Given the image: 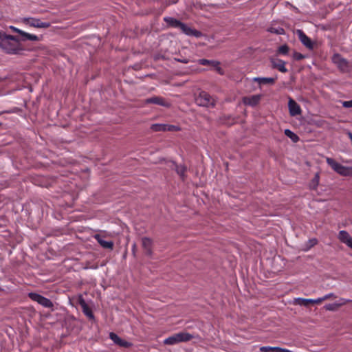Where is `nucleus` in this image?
Returning <instances> with one entry per match:
<instances>
[{
    "label": "nucleus",
    "mask_w": 352,
    "mask_h": 352,
    "mask_svg": "<svg viewBox=\"0 0 352 352\" xmlns=\"http://www.w3.org/2000/svg\"><path fill=\"white\" fill-rule=\"evenodd\" d=\"M151 129L153 131H166V124H153L151 125Z\"/></svg>",
    "instance_id": "nucleus-25"
},
{
    "label": "nucleus",
    "mask_w": 352,
    "mask_h": 352,
    "mask_svg": "<svg viewBox=\"0 0 352 352\" xmlns=\"http://www.w3.org/2000/svg\"><path fill=\"white\" fill-rule=\"evenodd\" d=\"M338 239L342 243L346 244L352 250V237L346 231H340L338 234Z\"/></svg>",
    "instance_id": "nucleus-15"
},
{
    "label": "nucleus",
    "mask_w": 352,
    "mask_h": 352,
    "mask_svg": "<svg viewBox=\"0 0 352 352\" xmlns=\"http://www.w3.org/2000/svg\"><path fill=\"white\" fill-rule=\"evenodd\" d=\"M342 303H331L324 306L327 310L334 311L338 309Z\"/></svg>",
    "instance_id": "nucleus-28"
},
{
    "label": "nucleus",
    "mask_w": 352,
    "mask_h": 352,
    "mask_svg": "<svg viewBox=\"0 0 352 352\" xmlns=\"http://www.w3.org/2000/svg\"><path fill=\"white\" fill-rule=\"evenodd\" d=\"M276 78L271 77H254L250 79L251 82H257L258 89H261L262 86L265 85H273L275 82Z\"/></svg>",
    "instance_id": "nucleus-10"
},
{
    "label": "nucleus",
    "mask_w": 352,
    "mask_h": 352,
    "mask_svg": "<svg viewBox=\"0 0 352 352\" xmlns=\"http://www.w3.org/2000/svg\"><path fill=\"white\" fill-rule=\"evenodd\" d=\"M328 164L338 174L343 176L352 177V167H348L341 165L336 162L333 159L327 157Z\"/></svg>",
    "instance_id": "nucleus-4"
},
{
    "label": "nucleus",
    "mask_w": 352,
    "mask_h": 352,
    "mask_svg": "<svg viewBox=\"0 0 352 352\" xmlns=\"http://www.w3.org/2000/svg\"><path fill=\"white\" fill-rule=\"evenodd\" d=\"M109 338L117 345L124 347V348H129L132 346V343L127 342L124 340H122L120 338L117 334H116L113 332H111L109 333Z\"/></svg>",
    "instance_id": "nucleus-11"
},
{
    "label": "nucleus",
    "mask_w": 352,
    "mask_h": 352,
    "mask_svg": "<svg viewBox=\"0 0 352 352\" xmlns=\"http://www.w3.org/2000/svg\"><path fill=\"white\" fill-rule=\"evenodd\" d=\"M165 21L173 27L180 29L183 33L188 36H194L195 37H199L201 35V33L191 28L187 25L182 23L179 21L176 20L173 18H166Z\"/></svg>",
    "instance_id": "nucleus-2"
},
{
    "label": "nucleus",
    "mask_w": 352,
    "mask_h": 352,
    "mask_svg": "<svg viewBox=\"0 0 352 352\" xmlns=\"http://www.w3.org/2000/svg\"><path fill=\"white\" fill-rule=\"evenodd\" d=\"M342 106L345 108H351L352 107V100L349 101H344L342 102Z\"/></svg>",
    "instance_id": "nucleus-32"
},
{
    "label": "nucleus",
    "mask_w": 352,
    "mask_h": 352,
    "mask_svg": "<svg viewBox=\"0 0 352 352\" xmlns=\"http://www.w3.org/2000/svg\"><path fill=\"white\" fill-rule=\"evenodd\" d=\"M196 103L199 106L212 107L214 105L215 101L208 93L201 91L195 98Z\"/></svg>",
    "instance_id": "nucleus-5"
},
{
    "label": "nucleus",
    "mask_w": 352,
    "mask_h": 352,
    "mask_svg": "<svg viewBox=\"0 0 352 352\" xmlns=\"http://www.w3.org/2000/svg\"><path fill=\"white\" fill-rule=\"evenodd\" d=\"M199 63L201 65H209L214 68L218 71L219 73L222 74L221 71V68L219 67V62L215 60H210L207 59H200L199 60Z\"/></svg>",
    "instance_id": "nucleus-20"
},
{
    "label": "nucleus",
    "mask_w": 352,
    "mask_h": 352,
    "mask_svg": "<svg viewBox=\"0 0 352 352\" xmlns=\"http://www.w3.org/2000/svg\"><path fill=\"white\" fill-rule=\"evenodd\" d=\"M22 21L26 25L37 28H47L50 26V23L43 22L36 18H24Z\"/></svg>",
    "instance_id": "nucleus-7"
},
{
    "label": "nucleus",
    "mask_w": 352,
    "mask_h": 352,
    "mask_svg": "<svg viewBox=\"0 0 352 352\" xmlns=\"http://www.w3.org/2000/svg\"><path fill=\"white\" fill-rule=\"evenodd\" d=\"M289 111L292 116H296L301 113V109L297 102L290 98L288 102Z\"/></svg>",
    "instance_id": "nucleus-14"
},
{
    "label": "nucleus",
    "mask_w": 352,
    "mask_h": 352,
    "mask_svg": "<svg viewBox=\"0 0 352 352\" xmlns=\"http://www.w3.org/2000/svg\"><path fill=\"white\" fill-rule=\"evenodd\" d=\"M9 28H10L11 30H12L13 32H16V33L19 34L20 35L21 34V33H22V32H23V30H20V29H19V28H16V27H14V26H12V25H10V26L9 27Z\"/></svg>",
    "instance_id": "nucleus-33"
},
{
    "label": "nucleus",
    "mask_w": 352,
    "mask_h": 352,
    "mask_svg": "<svg viewBox=\"0 0 352 352\" xmlns=\"http://www.w3.org/2000/svg\"><path fill=\"white\" fill-rule=\"evenodd\" d=\"M332 61L342 72H348L349 70V64L348 61L343 58L339 54H334L332 57Z\"/></svg>",
    "instance_id": "nucleus-8"
},
{
    "label": "nucleus",
    "mask_w": 352,
    "mask_h": 352,
    "mask_svg": "<svg viewBox=\"0 0 352 352\" xmlns=\"http://www.w3.org/2000/svg\"><path fill=\"white\" fill-rule=\"evenodd\" d=\"M193 336L189 333L179 332L175 333L164 340V344L167 345H174L179 342H185L192 339Z\"/></svg>",
    "instance_id": "nucleus-3"
},
{
    "label": "nucleus",
    "mask_w": 352,
    "mask_h": 352,
    "mask_svg": "<svg viewBox=\"0 0 352 352\" xmlns=\"http://www.w3.org/2000/svg\"><path fill=\"white\" fill-rule=\"evenodd\" d=\"M21 36H22V41L29 40L32 41H37L40 40L38 36L28 33L24 31L22 32Z\"/></svg>",
    "instance_id": "nucleus-22"
},
{
    "label": "nucleus",
    "mask_w": 352,
    "mask_h": 352,
    "mask_svg": "<svg viewBox=\"0 0 352 352\" xmlns=\"http://www.w3.org/2000/svg\"><path fill=\"white\" fill-rule=\"evenodd\" d=\"M270 32L277 34H283L284 33V30L283 28H271L270 29Z\"/></svg>",
    "instance_id": "nucleus-30"
},
{
    "label": "nucleus",
    "mask_w": 352,
    "mask_h": 352,
    "mask_svg": "<svg viewBox=\"0 0 352 352\" xmlns=\"http://www.w3.org/2000/svg\"><path fill=\"white\" fill-rule=\"evenodd\" d=\"M323 298H318L317 299H312V305L314 304H317V305H319L322 302H323Z\"/></svg>",
    "instance_id": "nucleus-34"
},
{
    "label": "nucleus",
    "mask_w": 352,
    "mask_h": 352,
    "mask_svg": "<svg viewBox=\"0 0 352 352\" xmlns=\"http://www.w3.org/2000/svg\"><path fill=\"white\" fill-rule=\"evenodd\" d=\"M278 352H292V351L290 350H288L287 349H283V348L279 347Z\"/></svg>",
    "instance_id": "nucleus-37"
},
{
    "label": "nucleus",
    "mask_w": 352,
    "mask_h": 352,
    "mask_svg": "<svg viewBox=\"0 0 352 352\" xmlns=\"http://www.w3.org/2000/svg\"><path fill=\"white\" fill-rule=\"evenodd\" d=\"M285 134L293 142H296L298 140V137L289 129L285 130Z\"/></svg>",
    "instance_id": "nucleus-27"
},
{
    "label": "nucleus",
    "mask_w": 352,
    "mask_h": 352,
    "mask_svg": "<svg viewBox=\"0 0 352 352\" xmlns=\"http://www.w3.org/2000/svg\"><path fill=\"white\" fill-rule=\"evenodd\" d=\"M309 242L310 243V247H313L317 243L318 241L316 239H310Z\"/></svg>",
    "instance_id": "nucleus-36"
},
{
    "label": "nucleus",
    "mask_w": 352,
    "mask_h": 352,
    "mask_svg": "<svg viewBox=\"0 0 352 352\" xmlns=\"http://www.w3.org/2000/svg\"><path fill=\"white\" fill-rule=\"evenodd\" d=\"M177 130H179V128L176 126L166 124V131H177Z\"/></svg>",
    "instance_id": "nucleus-31"
},
{
    "label": "nucleus",
    "mask_w": 352,
    "mask_h": 352,
    "mask_svg": "<svg viewBox=\"0 0 352 352\" xmlns=\"http://www.w3.org/2000/svg\"><path fill=\"white\" fill-rule=\"evenodd\" d=\"M262 98L261 94L252 95L250 96H245L242 98V102L245 105L250 107H255L259 104Z\"/></svg>",
    "instance_id": "nucleus-9"
},
{
    "label": "nucleus",
    "mask_w": 352,
    "mask_h": 352,
    "mask_svg": "<svg viewBox=\"0 0 352 352\" xmlns=\"http://www.w3.org/2000/svg\"><path fill=\"white\" fill-rule=\"evenodd\" d=\"M278 346H265L260 348L261 352H278Z\"/></svg>",
    "instance_id": "nucleus-26"
},
{
    "label": "nucleus",
    "mask_w": 352,
    "mask_h": 352,
    "mask_svg": "<svg viewBox=\"0 0 352 352\" xmlns=\"http://www.w3.org/2000/svg\"><path fill=\"white\" fill-rule=\"evenodd\" d=\"M319 180H320L319 173H316L314 178L311 179V181L309 183V188L312 189V190L316 189L317 186L319 184Z\"/></svg>",
    "instance_id": "nucleus-24"
},
{
    "label": "nucleus",
    "mask_w": 352,
    "mask_h": 352,
    "mask_svg": "<svg viewBox=\"0 0 352 352\" xmlns=\"http://www.w3.org/2000/svg\"><path fill=\"white\" fill-rule=\"evenodd\" d=\"M289 51V47L286 45H281L278 48V52L282 54H287Z\"/></svg>",
    "instance_id": "nucleus-29"
},
{
    "label": "nucleus",
    "mask_w": 352,
    "mask_h": 352,
    "mask_svg": "<svg viewBox=\"0 0 352 352\" xmlns=\"http://www.w3.org/2000/svg\"><path fill=\"white\" fill-rule=\"evenodd\" d=\"M146 103H153L162 107H169L170 104L161 97H151L146 100Z\"/></svg>",
    "instance_id": "nucleus-17"
},
{
    "label": "nucleus",
    "mask_w": 352,
    "mask_h": 352,
    "mask_svg": "<svg viewBox=\"0 0 352 352\" xmlns=\"http://www.w3.org/2000/svg\"><path fill=\"white\" fill-rule=\"evenodd\" d=\"M79 305L82 307L83 314L89 319L94 320V315L82 298L79 299Z\"/></svg>",
    "instance_id": "nucleus-16"
},
{
    "label": "nucleus",
    "mask_w": 352,
    "mask_h": 352,
    "mask_svg": "<svg viewBox=\"0 0 352 352\" xmlns=\"http://www.w3.org/2000/svg\"><path fill=\"white\" fill-rule=\"evenodd\" d=\"M94 238L98 241V243L104 249L113 250V242L112 241H105L103 237H102L99 234H96Z\"/></svg>",
    "instance_id": "nucleus-18"
},
{
    "label": "nucleus",
    "mask_w": 352,
    "mask_h": 352,
    "mask_svg": "<svg viewBox=\"0 0 352 352\" xmlns=\"http://www.w3.org/2000/svg\"><path fill=\"white\" fill-rule=\"evenodd\" d=\"M177 173L180 176L181 179L184 181L186 177L187 167L184 165H178L173 163Z\"/></svg>",
    "instance_id": "nucleus-19"
},
{
    "label": "nucleus",
    "mask_w": 352,
    "mask_h": 352,
    "mask_svg": "<svg viewBox=\"0 0 352 352\" xmlns=\"http://www.w3.org/2000/svg\"><path fill=\"white\" fill-rule=\"evenodd\" d=\"M273 67L278 69L281 72H286L287 71L285 67V62L282 60H276L272 62Z\"/></svg>",
    "instance_id": "nucleus-21"
},
{
    "label": "nucleus",
    "mask_w": 352,
    "mask_h": 352,
    "mask_svg": "<svg viewBox=\"0 0 352 352\" xmlns=\"http://www.w3.org/2000/svg\"><path fill=\"white\" fill-rule=\"evenodd\" d=\"M335 297L336 296L333 293H330V294H328L324 296L322 298H323V300H326L330 299L331 298H335Z\"/></svg>",
    "instance_id": "nucleus-35"
},
{
    "label": "nucleus",
    "mask_w": 352,
    "mask_h": 352,
    "mask_svg": "<svg viewBox=\"0 0 352 352\" xmlns=\"http://www.w3.org/2000/svg\"><path fill=\"white\" fill-rule=\"evenodd\" d=\"M142 245L145 254L148 256H151L153 254V240L148 237H143L142 239Z\"/></svg>",
    "instance_id": "nucleus-13"
},
{
    "label": "nucleus",
    "mask_w": 352,
    "mask_h": 352,
    "mask_svg": "<svg viewBox=\"0 0 352 352\" xmlns=\"http://www.w3.org/2000/svg\"><path fill=\"white\" fill-rule=\"evenodd\" d=\"M295 302L296 304L305 307H308L309 305H312V299L298 298L295 299Z\"/></svg>",
    "instance_id": "nucleus-23"
},
{
    "label": "nucleus",
    "mask_w": 352,
    "mask_h": 352,
    "mask_svg": "<svg viewBox=\"0 0 352 352\" xmlns=\"http://www.w3.org/2000/svg\"><path fill=\"white\" fill-rule=\"evenodd\" d=\"M28 297L32 300L37 302L38 304H40L41 305H42L44 307L52 308L54 306L52 302L50 299H48L37 293L30 292L28 294Z\"/></svg>",
    "instance_id": "nucleus-6"
},
{
    "label": "nucleus",
    "mask_w": 352,
    "mask_h": 352,
    "mask_svg": "<svg viewBox=\"0 0 352 352\" xmlns=\"http://www.w3.org/2000/svg\"><path fill=\"white\" fill-rule=\"evenodd\" d=\"M296 34L301 43L308 49L311 50L314 47V43L311 39L300 30L296 31Z\"/></svg>",
    "instance_id": "nucleus-12"
},
{
    "label": "nucleus",
    "mask_w": 352,
    "mask_h": 352,
    "mask_svg": "<svg viewBox=\"0 0 352 352\" xmlns=\"http://www.w3.org/2000/svg\"><path fill=\"white\" fill-rule=\"evenodd\" d=\"M0 48L9 54H21L25 50L23 45L15 36L0 31Z\"/></svg>",
    "instance_id": "nucleus-1"
}]
</instances>
